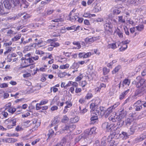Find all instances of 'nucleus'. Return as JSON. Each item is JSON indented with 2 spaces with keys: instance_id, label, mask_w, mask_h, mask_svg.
I'll list each match as a JSON object with an SVG mask.
<instances>
[{
  "instance_id": "nucleus-1",
  "label": "nucleus",
  "mask_w": 146,
  "mask_h": 146,
  "mask_svg": "<svg viewBox=\"0 0 146 146\" xmlns=\"http://www.w3.org/2000/svg\"><path fill=\"white\" fill-rule=\"evenodd\" d=\"M136 79L137 81L135 82L136 87L139 88V89L136 90L134 95L132 97L134 99H136L137 96H141L143 94L142 92L146 88V80L141 78L140 76L137 77Z\"/></svg>"
},
{
  "instance_id": "nucleus-2",
  "label": "nucleus",
  "mask_w": 146,
  "mask_h": 146,
  "mask_svg": "<svg viewBox=\"0 0 146 146\" xmlns=\"http://www.w3.org/2000/svg\"><path fill=\"white\" fill-rule=\"evenodd\" d=\"M119 111V115H111L109 117V120L113 122H115L117 121H120L126 116L127 114L126 112L123 110V109H121Z\"/></svg>"
},
{
  "instance_id": "nucleus-3",
  "label": "nucleus",
  "mask_w": 146,
  "mask_h": 146,
  "mask_svg": "<svg viewBox=\"0 0 146 146\" xmlns=\"http://www.w3.org/2000/svg\"><path fill=\"white\" fill-rule=\"evenodd\" d=\"M22 61L21 65L23 68H26L31 65L34 62L31 58H26L23 57L21 59Z\"/></svg>"
},
{
  "instance_id": "nucleus-4",
  "label": "nucleus",
  "mask_w": 146,
  "mask_h": 146,
  "mask_svg": "<svg viewBox=\"0 0 146 146\" xmlns=\"http://www.w3.org/2000/svg\"><path fill=\"white\" fill-rule=\"evenodd\" d=\"M104 27L106 32L107 33L112 32L113 25L111 22H106L104 25Z\"/></svg>"
},
{
  "instance_id": "nucleus-5",
  "label": "nucleus",
  "mask_w": 146,
  "mask_h": 146,
  "mask_svg": "<svg viewBox=\"0 0 146 146\" xmlns=\"http://www.w3.org/2000/svg\"><path fill=\"white\" fill-rule=\"evenodd\" d=\"M57 40L56 39H49L47 40L46 42L43 41L42 40L40 39L38 40V42L36 43L39 47L43 46L46 44V43H50L52 41H57Z\"/></svg>"
},
{
  "instance_id": "nucleus-6",
  "label": "nucleus",
  "mask_w": 146,
  "mask_h": 146,
  "mask_svg": "<svg viewBox=\"0 0 146 146\" xmlns=\"http://www.w3.org/2000/svg\"><path fill=\"white\" fill-rule=\"evenodd\" d=\"M60 123V121L58 118H54L52 121L50 125L51 127H54V128L56 131L58 128V126Z\"/></svg>"
},
{
  "instance_id": "nucleus-7",
  "label": "nucleus",
  "mask_w": 146,
  "mask_h": 146,
  "mask_svg": "<svg viewBox=\"0 0 146 146\" xmlns=\"http://www.w3.org/2000/svg\"><path fill=\"white\" fill-rule=\"evenodd\" d=\"M12 0H5L4 2L5 7L7 9H10L13 7Z\"/></svg>"
},
{
  "instance_id": "nucleus-8",
  "label": "nucleus",
  "mask_w": 146,
  "mask_h": 146,
  "mask_svg": "<svg viewBox=\"0 0 146 146\" xmlns=\"http://www.w3.org/2000/svg\"><path fill=\"white\" fill-rule=\"evenodd\" d=\"M99 37H87L85 38V41L86 43H90L94 42L95 40L99 39Z\"/></svg>"
},
{
  "instance_id": "nucleus-9",
  "label": "nucleus",
  "mask_w": 146,
  "mask_h": 146,
  "mask_svg": "<svg viewBox=\"0 0 146 146\" xmlns=\"http://www.w3.org/2000/svg\"><path fill=\"white\" fill-rule=\"evenodd\" d=\"M112 125H111L108 122H105L102 125V128L106 130L107 131H109L111 129Z\"/></svg>"
},
{
  "instance_id": "nucleus-10",
  "label": "nucleus",
  "mask_w": 146,
  "mask_h": 146,
  "mask_svg": "<svg viewBox=\"0 0 146 146\" xmlns=\"http://www.w3.org/2000/svg\"><path fill=\"white\" fill-rule=\"evenodd\" d=\"M145 139L146 140L144 141V144L146 145V132L141 134L139 137H138L137 139L139 140V141H141Z\"/></svg>"
},
{
  "instance_id": "nucleus-11",
  "label": "nucleus",
  "mask_w": 146,
  "mask_h": 146,
  "mask_svg": "<svg viewBox=\"0 0 146 146\" xmlns=\"http://www.w3.org/2000/svg\"><path fill=\"white\" fill-rule=\"evenodd\" d=\"M130 83V79L126 78L124 79L122 82V86L126 88L128 86Z\"/></svg>"
},
{
  "instance_id": "nucleus-12",
  "label": "nucleus",
  "mask_w": 146,
  "mask_h": 146,
  "mask_svg": "<svg viewBox=\"0 0 146 146\" xmlns=\"http://www.w3.org/2000/svg\"><path fill=\"white\" fill-rule=\"evenodd\" d=\"M112 108L110 107L108 108L104 112V114L106 117H108L109 114L112 111Z\"/></svg>"
},
{
  "instance_id": "nucleus-13",
  "label": "nucleus",
  "mask_w": 146,
  "mask_h": 146,
  "mask_svg": "<svg viewBox=\"0 0 146 146\" xmlns=\"http://www.w3.org/2000/svg\"><path fill=\"white\" fill-rule=\"evenodd\" d=\"M96 127H93L91 128L90 130L88 129L86 130V132L88 135H91L93 133H96Z\"/></svg>"
},
{
  "instance_id": "nucleus-14",
  "label": "nucleus",
  "mask_w": 146,
  "mask_h": 146,
  "mask_svg": "<svg viewBox=\"0 0 146 146\" xmlns=\"http://www.w3.org/2000/svg\"><path fill=\"white\" fill-rule=\"evenodd\" d=\"M91 115L92 117L90 118V123L91 124H94L97 122L98 120V116L92 114Z\"/></svg>"
},
{
  "instance_id": "nucleus-15",
  "label": "nucleus",
  "mask_w": 146,
  "mask_h": 146,
  "mask_svg": "<svg viewBox=\"0 0 146 146\" xmlns=\"http://www.w3.org/2000/svg\"><path fill=\"white\" fill-rule=\"evenodd\" d=\"M3 5L2 3L0 4V15H5L8 13L7 12H5Z\"/></svg>"
},
{
  "instance_id": "nucleus-16",
  "label": "nucleus",
  "mask_w": 146,
  "mask_h": 146,
  "mask_svg": "<svg viewBox=\"0 0 146 146\" xmlns=\"http://www.w3.org/2000/svg\"><path fill=\"white\" fill-rule=\"evenodd\" d=\"M21 36V34H18L11 38V41L14 42H15L20 39Z\"/></svg>"
},
{
  "instance_id": "nucleus-17",
  "label": "nucleus",
  "mask_w": 146,
  "mask_h": 146,
  "mask_svg": "<svg viewBox=\"0 0 146 146\" xmlns=\"http://www.w3.org/2000/svg\"><path fill=\"white\" fill-rule=\"evenodd\" d=\"M138 127L136 123H134L133 125L131 126V128H130V131L132 132V133H133L136 130Z\"/></svg>"
},
{
  "instance_id": "nucleus-18",
  "label": "nucleus",
  "mask_w": 146,
  "mask_h": 146,
  "mask_svg": "<svg viewBox=\"0 0 146 146\" xmlns=\"http://www.w3.org/2000/svg\"><path fill=\"white\" fill-rule=\"evenodd\" d=\"M54 11L53 9H48L46 10H45L43 13L44 15L45 16L48 15L52 14Z\"/></svg>"
},
{
  "instance_id": "nucleus-19",
  "label": "nucleus",
  "mask_w": 146,
  "mask_h": 146,
  "mask_svg": "<svg viewBox=\"0 0 146 146\" xmlns=\"http://www.w3.org/2000/svg\"><path fill=\"white\" fill-rule=\"evenodd\" d=\"M129 89L123 92L119 96V99L121 100L124 98L125 96L129 92Z\"/></svg>"
},
{
  "instance_id": "nucleus-20",
  "label": "nucleus",
  "mask_w": 146,
  "mask_h": 146,
  "mask_svg": "<svg viewBox=\"0 0 146 146\" xmlns=\"http://www.w3.org/2000/svg\"><path fill=\"white\" fill-rule=\"evenodd\" d=\"M133 122V119L129 118H127L125 121V125L127 126H129Z\"/></svg>"
},
{
  "instance_id": "nucleus-21",
  "label": "nucleus",
  "mask_w": 146,
  "mask_h": 146,
  "mask_svg": "<svg viewBox=\"0 0 146 146\" xmlns=\"http://www.w3.org/2000/svg\"><path fill=\"white\" fill-rule=\"evenodd\" d=\"M31 124V121L28 120L23 122L22 123V125L25 127H27L30 126Z\"/></svg>"
},
{
  "instance_id": "nucleus-22",
  "label": "nucleus",
  "mask_w": 146,
  "mask_h": 146,
  "mask_svg": "<svg viewBox=\"0 0 146 146\" xmlns=\"http://www.w3.org/2000/svg\"><path fill=\"white\" fill-rule=\"evenodd\" d=\"M101 0H88L87 2L88 5H90L92 3L97 4L98 2L100 1Z\"/></svg>"
},
{
  "instance_id": "nucleus-23",
  "label": "nucleus",
  "mask_w": 146,
  "mask_h": 146,
  "mask_svg": "<svg viewBox=\"0 0 146 146\" xmlns=\"http://www.w3.org/2000/svg\"><path fill=\"white\" fill-rule=\"evenodd\" d=\"M79 120V118L78 117L76 116L70 119V122L72 123H75L78 122Z\"/></svg>"
},
{
  "instance_id": "nucleus-24",
  "label": "nucleus",
  "mask_w": 146,
  "mask_h": 146,
  "mask_svg": "<svg viewBox=\"0 0 146 146\" xmlns=\"http://www.w3.org/2000/svg\"><path fill=\"white\" fill-rule=\"evenodd\" d=\"M145 56H146V51L143 52L140 54L137 55L136 56L138 59H139Z\"/></svg>"
},
{
  "instance_id": "nucleus-25",
  "label": "nucleus",
  "mask_w": 146,
  "mask_h": 146,
  "mask_svg": "<svg viewBox=\"0 0 146 146\" xmlns=\"http://www.w3.org/2000/svg\"><path fill=\"white\" fill-rule=\"evenodd\" d=\"M27 3L26 1H24L23 0L22 1V2L20 4V7L21 8H27V7L28 5H27Z\"/></svg>"
},
{
  "instance_id": "nucleus-26",
  "label": "nucleus",
  "mask_w": 146,
  "mask_h": 146,
  "mask_svg": "<svg viewBox=\"0 0 146 146\" xmlns=\"http://www.w3.org/2000/svg\"><path fill=\"white\" fill-rule=\"evenodd\" d=\"M91 115H93L95 116H98L99 115V111L98 109L93 110L91 111Z\"/></svg>"
},
{
  "instance_id": "nucleus-27",
  "label": "nucleus",
  "mask_w": 146,
  "mask_h": 146,
  "mask_svg": "<svg viewBox=\"0 0 146 146\" xmlns=\"http://www.w3.org/2000/svg\"><path fill=\"white\" fill-rule=\"evenodd\" d=\"M116 33L120 38H123V33L118 28L116 30Z\"/></svg>"
},
{
  "instance_id": "nucleus-28",
  "label": "nucleus",
  "mask_w": 146,
  "mask_h": 146,
  "mask_svg": "<svg viewBox=\"0 0 146 146\" xmlns=\"http://www.w3.org/2000/svg\"><path fill=\"white\" fill-rule=\"evenodd\" d=\"M17 141V140L13 138H9L7 139L6 142L9 143H14Z\"/></svg>"
},
{
  "instance_id": "nucleus-29",
  "label": "nucleus",
  "mask_w": 146,
  "mask_h": 146,
  "mask_svg": "<svg viewBox=\"0 0 146 146\" xmlns=\"http://www.w3.org/2000/svg\"><path fill=\"white\" fill-rule=\"evenodd\" d=\"M138 128L140 130H142L146 128V124L143 123L138 125Z\"/></svg>"
},
{
  "instance_id": "nucleus-30",
  "label": "nucleus",
  "mask_w": 146,
  "mask_h": 146,
  "mask_svg": "<svg viewBox=\"0 0 146 146\" xmlns=\"http://www.w3.org/2000/svg\"><path fill=\"white\" fill-rule=\"evenodd\" d=\"M12 1L13 7L19 5L20 3L19 0H12Z\"/></svg>"
},
{
  "instance_id": "nucleus-31",
  "label": "nucleus",
  "mask_w": 146,
  "mask_h": 146,
  "mask_svg": "<svg viewBox=\"0 0 146 146\" xmlns=\"http://www.w3.org/2000/svg\"><path fill=\"white\" fill-rule=\"evenodd\" d=\"M137 30L139 31H142L144 28V26L143 25H140L135 27Z\"/></svg>"
},
{
  "instance_id": "nucleus-32",
  "label": "nucleus",
  "mask_w": 146,
  "mask_h": 146,
  "mask_svg": "<svg viewBox=\"0 0 146 146\" xmlns=\"http://www.w3.org/2000/svg\"><path fill=\"white\" fill-rule=\"evenodd\" d=\"M10 124H11L12 126H15L16 125L17 119H10Z\"/></svg>"
},
{
  "instance_id": "nucleus-33",
  "label": "nucleus",
  "mask_w": 146,
  "mask_h": 146,
  "mask_svg": "<svg viewBox=\"0 0 146 146\" xmlns=\"http://www.w3.org/2000/svg\"><path fill=\"white\" fill-rule=\"evenodd\" d=\"M109 48H111L114 49L116 48V46L115 43H112L109 44L107 46Z\"/></svg>"
},
{
  "instance_id": "nucleus-34",
  "label": "nucleus",
  "mask_w": 146,
  "mask_h": 146,
  "mask_svg": "<svg viewBox=\"0 0 146 146\" xmlns=\"http://www.w3.org/2000/svg\"><path fill=\"white\" fill-rule=\"evenodd\" d=\"M58 61L62 63H65L67 61V59L66 58L64 57H61L59 58L58 60Z\"/></svg>"
},
{
  "instance_id": "nucleus-35",
  "label": "nucleus",
  "mask_w": 146,
  "mask_h": 146,
  "mask_svg": "<svg viewBox=\"0 0 146 146\" xmlns=\"http://www.w3.org/2000/svg\"><path fill=\"white\" fill-rule=\"evenodd\" d=\"M79 67L78 62H74L72 66V68L74 69H77Z\"/></svg>"
},
{
  "instance_id": "nucleus-36",
  "label": "nucleus",
  "mask_w": 146,
  "mask_h": 146,
  "mask_svg": "<svg viewBox=\"0 0 146 146\" xmlns=\"http://www.w3.org/2000/svg\"><path fill=\"white\" fill-rule=\"evenodd\" d=\"M16 111V109L13 107L10 108L7 110V111L12 114L13 113Z\"/></svg>"
},
{
  "instance_id": "nucleus-37",
  "label": "nucleus",
  "mask_w": 146,
  "mask_h": 146,
  "mask_svg": "<svg viewBox=\"0 0 146 146\" xmlns=\"http://www.w3.org/2000/svg\"><path fill=\"white\" fill-rule=\"evenodd\" d=\"M78 13H76L74 16L70 17L69 18V20L72 21L73 20H76L78 18Z\"/></svg>"
},
{
  "instance_id": "nucleus-38",
  "label": "nucleus",
  "mask_w": 146,
  "mask_h": 146,
  "mask_svg": "<svg viewBox=\"0 0 146 146\" xmlns=\"http://www.w3.org/2000/svg\"><path fill=\"white\" fill-rule=\"evenodd\" d=\"M123 16H121L118 17V21L119 22L122 23H125V20L123 18Z\"/></svg>"
},
{
  "instance_id": "nucleus-39",
  "label": "nucleus",
  "mask_w": 146,
  "mask_h": 146,
  "mask_svg": "<svg viewBox=\"0 0 146 146\" xmlns=\"http://www.w3.org/2000/svg\"><path fill=\"white\" fill-rule=\"evenodd\" d=\"M69 66L68 64H66L65 65H61L60 66V68L61 69H66L68 68Z\"/></svg>"
},
{
  "instance_id": "nucleus-40",
  "label": "nucleus",
  "mask_w": 146,
  "mask_h": 146,
  "mask_svg": "<svg viewBox=\"0 0 146 146\" xmlns=\"http://www.w3.org/2000/svg\"><path fill=\"white\" fill-rule=\"evenodd\" d=\"M97 104H94V103H92L91 104L90 106V108L91 109V111L95 109V108L97 107Z\"/></svg>"
},
{
  "instance_id": "nucleus-41",
  "label": "nucleus",
  "mask_w": 146,
  "mask_h": 146,
  "mask_svg": "<svg viewBox=\"0 0 146 146\" xmlns=\"http://www.w3.org/2000/svg\"><path fill=\"white\" fill-rule=\"evenodd\" d=\"M93 97V95L91 92H88L85 97V99L87 100L90 99Z\"/></svg>"
},
{
  "instance_id": "nucleus-42",
  "label": "nucleus",
  "mask_w": 146,
  "mask_h": 146,
  "mask_svg": "<svg viewBox=\"0 0 146 146\" xmlns=\"http://www.w3.org/2000/svg\"><path fill=\"white\" fill-rule=\"evenodd\" d=\"M68 120V118L66 115H65L63 116L62 118V122L64 123H66Z\"/></svg>"
},
{
  "instance_id": "nucleus-43",
  "label": "nucleus",
  "mask_w": 146,
  "mask_h": 146,
  "mask_svg": "<svg viewBox=\"0 0 146 146\" xmlns=\"http://www.w3.org/2000/svg\"><path fill=\"white\" fill-rule=\"evenodd\" d=\"M121 67L119 66H117L116 67L115 69L112 71V73L113 74H115L117 72H118L120 68Z\"/></svg>"
},
{
  "instance_id": "nucleus-44",
  "label": "nucleus",
  "mask_w": 146,
  "mask_h": 146,
  "mask_svg": "<svg viewBox=\"0 0 146 146\" xmlns=\"http://www.w3.org/2000/svg\"><path fill=\"white\" fill-rule=\"evenodd\" d=\"M16 33L12 30H9L7 32V34L8 36H11L12 35L16 34Z\"/></svg>"
},
{
  "instance_id": "nucleus-45",
  "label": "nucleus",
  "mask_w": 146,
  "mask_h": 146,
  "mask_svg": "<svg viewBox=\"0 0 146 146\" xmlns=\"http://www.w3.org/2000/svg\"><path fill=\"white\" fill-rule=\"evenodd\" d=\"M109 69H108L106 67H104L103 68V73L104 75L107 74L110 72Z\"/></svg>"
},
{
  "instance_id": "nucleus-46",
  "label": "nucleus",
  "mask_w": 146,
  "mask_h": 146,
  "mask_svg": "<svg viewBox=\"0 0 146 146\" xmlns=\"http://www.w3.org/2000/svg\"><path fill=\"white\" fill-rule=\"evenodd\" d=\"M68 137H67V138H64L63 139H62V140H63L62 142V144H63V145L65 144V146H69V144L68 143H67L66 142V139H67L68 138ZM69 138H70V137H69Z\"/></svg>"
},
{
  "instance_id": "nucleus-47",
  "label": "nucleus",
  "mask_w": 146,
  "mask_h": 146,
  "mask_svg": "<svg viewBox=\"0 0 146 146\" xmlns=\"http://www.w3.org/2000/svg\"><path fill=\"white\" fill-rule=\"evenodd\" d=\"M54 133L53 130L52 129L49 130V133L48 134V138L51 137L54 134Z\"/></svg>"
},
{
  "instance_id": "nucleus-48",
  "label": "nucleus",
  "mask_w": 146,
  "mask_h": 146,
  "mask_svg": "<svg viewBox=\"0 0 146 146\" xmlns=\"http://www.w3.org/2000/svg\"><path fill=\"white\" fill-rule=\"evenodd\" d=\"M83 75L82 74H80L76 78L75 81L77 82L80 81L82 80V79L83 78Z\"/></svg>"
},
{
  "instance_id": "nucleus-49",
  "label": "nucleus",
  "mask_w": 146,
  "mask_h": 146,
  "mask_svg": "<svg viewBox=\"0 0 146 146\" xmlns=\"http://www.w3.org/2000/svg\"><path fill=\"white\" fill-rule=\"evenodd\" d=\"M126 21L127 23L131 24V25H133L134 23V22L131 19L129 18L127 19Z\"/></svg>"
},
{
  "instance_id": "nucleus-50",
  "label": "nucleus",
  "mask_w": 146,
  "mask_h": 146,
  "mask_svg": "<svg viewBox=\"0 0 146 146\" xmlns=\"http://www.w3.org/2000/svg\"><path fill=\"white\" fill-rule=\"evenodd\" d=\"M66 106L68 108L72 106V103L70 101L68 100L65 102Z\"/></svg>"
},
{
  "instance_id": "nucleus-51",
  "label": "nucleus",
  "mask_w": 146,
  "mask_h": 146,
  "mask_svg": "<svg viewBox=\"0 0 146 146\" xmlns=\"http://www.w3.org/2000/svg\"><path fill=\"white\" fill-rule=\"evenodd\" d=\"M67 74V73L65 72H60L58 74V76L60 78H62L65 76Z\"/></svg>"
},
{
  "instance_id": "nucleus-52",
  "label": "nucleus",
  "mask_w": 146,
  "mask_h": 146,
  "mask_svg": "<svg viewBox=\"0 0 146 146\" xmlns=\"http://www.w3.org/2000/svg\"><path fill=\"white\" fill-rule=\"evenodd\" d=\"M73 44L77 46V49H79L81 47V45H80V43L78 42L74 41L73 42Z\"/></svg>"
},
{
  "instance_id": "nucleus-53",
  "label": "nucleus",
  "mask_w": 146,
  "mask_h": 146,
  "mask_svg": "<svg viewBox=\"0 0 146 146\" xmlns=\"http://www.w3.org/2000/svg\"><path fill=\"white\" fill-rule=\"evenodd\" d=\"M31 50V47L29 46H27L24 47L23 52H25L27 51H29Z\"/></svg>"
},
{
  "instance_id": "nucleus-54",
  "label": "nucleus",
  "mask_w": 146,
  "mask_h": 146,
  "mask_svg": "<svg viewBox=\"0 0 146 146\" xmlns=\"http://www.w3.org/2000/svg\"><path fill=\"white\" fill-rule=\"evenodd\" d=\"M88 111L87 109L86 108L83 109L82 110L80 111L79 113L81 115H83L86 112Z\"/></svg>"
},
{
  "instance_id": "nucleus-55",
  "label": "nucleus",
  "mask_w": 146,
  "mask_h": 146,
  "mask_svg": "<svg viewBox=\"0 0 146 146\" xmlns=\"http://www.w3.org/2000/svg\"><path fill=\"white\" fill-rule=\"evenodd\" d=\"M92 55L91 53L90 52L86 53L84 52V58H86Z\"/></svg>"
},
{
  "instance_id": "nucleus-56",
  "label": "nucleus",
  "mask_w": 146,
  "mask_h": 146,
  "mask_svg": "<svg viewBox=\"0 0 146 146\" xmlns=\"http://www.w3.org/2000/svg\"><path fill=\"white\" fill-rule=\"evenodd\" d=\"M141 100H138L135 103L133 104V106H137L141 105L142 104H141Z\"/></svg>"
},
{
  "instance_id": "nucleus-57",
  "label": "nucleus",
  "mask_w": 146,
  "mask_h": 146,
  "mask_svg": "<svg viewBox=\"0 0 146 146\" xmlns=\"http://www.w3.org/2000/svg\"><path fill=\"white\" fill-rule=\"evenodd\" d=\"M59 31H60L59 30H58L57 31V33H56L55 32H53L52 34V36H54V37H57V36H60V35L59 33Z\"/></svg>"
},
{
  "instance_id": "nucleus-58",
  "label": "nucleus",
  "mask_w": 146,
  "mask_h": 146,
  "mask_svg": "<svg viewBox=\"0 0 146 146\" xmlns=\"http://www.w3.org/2000/svg\"><path fill=\"white\" fill-rule=\"evenodd\" d=\"M15 130L17 131H20L23 130V129L19 125H17L15 129Z\"/></svg>"
},
{
  "instance_id": "nucleus-59",
  "label": "nucleus",
  "mask_w": 146,
  "mask_h": 146,
  "mask_svg": "<svg viewBox=\"0 0 146 146\" xmlns=\"http://www.w3.org/2000/svg\"><path fill=\"white\" fill-rule=\"evenodd\" d=\"M8 87V84L6 83H0V87L1 88H7Z\"/></svg>"
},
{
  "instance_id": "nucleus-60",
  "label": "nucleus",
  "mask_w": 146,
  "mask_h": 146,
  "mask_svg": "<svg viewBox=\"0 0 146 146\" xmlns=\"http://www.w3.org/2000/svg\"><path fill=\"white\" fill-rule=\"evenodd\" d=\"M87 84V82L85 81H82L81 83L80 84V86H82L83 88L85 87L86 85Z\"/></svg>"
},
{
  "instance_id": "nucleus-61",
  "label": "nucleus",
  "mask_w": 146,
  "mask_h": 146,
  "mask_svg": "<svg viewBox=\"0 0 146 146\" xmlns=\"http://www.w3.org/2000/svg\"><path fill=\"white\" fill-rule=\"evenodd\" d=\"M13 49V48L11 47H8L7 48L6 50L4 52V54H5L9 52Z\"/></svg>"
},
{
  "instance_id": "nucleus-62",
  "label": "nucleus",
  "mask_w": 146,
  "mask_h": 146,
  "mask_svg": "<svg viewBox=\"0 0 146 146\" xmlns=\"http://www.w3.org/2000/svg\"><path fill=\"white\" fill-rule=\"evenodd\" d=\"M51 45L53 47H56L60 46V44L57 42H51Z\"/></svg>"
},
{
  "instance_id": "nucleus-63",
  "label": "nucleus",
  "mask_w": 146,
  "mask_h": 146,
  "mask_svg": "<svg viewBox=\"0 0 146 146\" xmlns=\"http://www.w3.org/2000/svg\"><path fill=\"white\" fill-rule=\"evenodd\" d=\"M48 102V100H44L41 101L39 103L42 106L43 105L45 104Z\"/></svg>"
},
{
  "instance_id": "nucleus-64",
  "label": "nucleus",
  "mask_w": 146,
  "mask_h": 146,
  "mask_svg": "<svg viewBox=\"0 0 146 146\" xmlns=\"http://www.w3.org/2000/svg\"><path fill=\"white\" fill-rule=\"evenodd\" d=\"M121 12L120 11L117 9H114L113 11V13L114 14L118 15Z\"/></svg>"
}]
</instances>
